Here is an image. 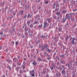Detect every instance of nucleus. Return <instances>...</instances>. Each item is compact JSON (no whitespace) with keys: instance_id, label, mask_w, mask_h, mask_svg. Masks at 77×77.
<instances>
[{"instance_id":"15","label":"nucleus","mask_w":77,"mask_h":77,"mask_svg":"<svg viewBox=\"0 0 77 77\" xmlns=\"http://www.w3.org/2000/svg\"><path fill=\"white\" fill-rule=\"evenodd\" d=\"M42 26V24H41V25H40L39 26H38V27H39V28H40Z\"/></svg>"},{"instance_id":"24","label":"nucleus","mask_w":77,"mask_h":77,"mask_svg":"<svg viewBox=\"0 0 77 77\" xmlns=\"http://www.w3.org/2000/svg\"><path fill=\"white\" fill-rule=\"evenodd\" d=\"M69 37L67 36L66 38V40H67V39H69Z\"/></svg>"},{"instance_id":"1","label":"nucleus","mask_w":77,"mask_h":77,"mask_svg":"<svg viewBox=\"0 0 77 77\" xmlns=\"http://www.w3.org/2000/svg\"><path fill=\"white\" fill-rule=\"evenodd\" d=\"M44 28H46V27L48 26V23L46 22H44Z\"/></svg>"},{"instance_id":"4","label":"nucleus","mask_w":77,"mask_h":77,"mask_svg":"<svg viewBox=\"0 0 77 77\" xmlns=\"http://www.w3.org/2000/svg\"><path fill=\"white\" fill-rule=\"evenodd\" d=\"M47 47H48V45H45V46H44L43 48L42 49V50H44V49H45V48H47Z\"/></svg>"},{"instance_id":"33","label":"nucleus","mask_w":77,"mask_h":77,"mask_svg":"<svg viewBox=\"0 0 77 77\" xmlns=\"http://www.w3.org/2000/svg\"><path fill=\"white\" fill-rule=\"evenodd\" d=\"M24 18H26V15H25L24 16Z\"/></svg>"},{"instance_id":"31","label":"nucleus","mask_w":77,"mask_h":77,"mask_svg":"<svg viewBox=\"0 0 77 77\" xmlns=\"http://www.w3.org/2000/svg\"><path fill=\"white\" fill-rule=\"evenodd\" d=\"M58 10L59 9H55V11H58Z\"/></svg>"},{"instance_id":"35","label":"nucleus","mask_w":77,"mask_h":77,"mask_svg":"<svg viewBox=\"0 0 77 77\" xmlns=\"http://www.w3.org/2000/svg\"><path fill=\"white\" fill-rule=\"evenodd\" d=\"M54 6H55V4H54V8H55L54 7Z\"/></svg>"},{"instance_id":"46","label":"nucleus","mask_w":77,"mask_h":77,"mask_svg":"<svg viewBox=\"0 0 77 77\" xmlns=\"http://www.w3.org/2000/svg\"><path fill=\"white\" fill-rule=\"evenodd\" d=\"M23 28H24V26H23Z\"/></svg>"},{"instance_id":"34","label":"nucleus","mask_w":77,"mask_h":77,"mask_svg":"<svg viewBox=\"0 0 77 77\" xmlns=\"http://www.w3.org/2000/svg\"><path fill=\"white\" fill-rule=\"evenodd\" d=\"M20 73H22V71L21 70H20Z\"/></svg>"},{"instance_id":"18","label":"nucleus","mask_w":77,"mask_h":77,"mask_svg":"<svg viewBox=\"0 0 77 77\" xmlns=\"http://www.w3.org/2000/svg\"><path fill=\"white\" fill-rule=\"evenodd\" d=\"M15 44H16V45H18V42L17 41V42H15Z\"/></svg>"},{"instance_id":"32","label":"nucleus","mask_w":77,"mask_h":77,"mask_svg":"<svg viewBox=\"0 0 77 77\" xmlns=\"http://www.w3.org/2000/svg\"><path fill=\"white\" fill-rule=\"evenodd\" d=\"M63 56H64V55H61V57H63Z\"/></svg>"},{"instance_id":"36","label":"nucleus","mask_w":77,"mask_h":77,"mask_svg":"<svg viewBox=\"0 0 77 77\" xmlns=\"http://www.w3.org/2000/svg\"><path fill=\"white\" fill-rule=\"evenodd\" d=\"M57 64L58 65H59V62H58L57 63Z\"/></svg>"},{"instance_id":"11","label":"nucleus","mask_w":77,"mask_h":77,"mask_svg":"<svg viewBox=\"0 0 77 77\" xmlns=\"http://www.w3.org/2000/svg\"><path fill=\"white\" fill-rule=\"evenodd\" d=\"M33 65H36V62H34L32 63Z\"/></svg>"},{"instance_id":"23","label":"nucleus","mask_w":77,"mask_h":77,"mask_svg":"<svg viewBox=\"0 0 77 77\" xmlns=\"http://www.w3.org/2000/svg\"><path fill=\"white\" fill-rule=\"evenodd\" d=\"M23 12H24V11H21V14H23Z\"/></svg>"},{"instance_id":"43","label":"nucleus","mask_w":77,"mask_h":77,"mask_svg":"<svg viewBox=\"0 0 77 77\" xmlns=\"http://www.w3.org/2000/svg\"><path fill=\"white\" fill-rule=\"evenodd\" d=\"M3 77H6V76L5 75H3Z\"/></svg>"},{"instance_id":"59","label":"nucleus","mask_w":77,"mask_h":77,"mask_svg":"<svg viewBox=\"0 0 77 77\" xmlns=\"http://www.w3.org/2000/svg\"><path fill=\"white\" fill-rule=\"evenodd\" d=\"M58 60H59V59H58Z\"/></svg>"},{"instance_id":"54","label":"nucleus","mask_w":77,"mask_h":77,"mask_svg":"<svg viewBox=\"0 0 77 77\" xmlns=\"http://www.w3.org/2000/svg\"><path fill=\"white\" fill-rule=\"evenodd\" d=\"M24 59L25 60H26V58H25Z\"/></svg>"},{"instance_id":"38","label":"nucleus","mask_w":77,"mask_h":77,"mask_svg":"<svg viewBox=\"0 0 77 77\" xmlns=\"http://www.w3.org/2000/svg\"><path fill=\"white\" fill-rule=\"evenodd\" d=\"M50 58H48V60H50Z\"/></svg>"},{"instance_id":"41","label":"nucleus","mask_w":77,"mask_h":77,"mask_svg":"<svg viewBox=\"0 0 77 77\" xmlns=\"http://www.w3.org/2000/svg\"><path fill=\"white\" fill-rule=\"evenodd\" d=\"M53 68H51V70H53Z\"/></svg>"},{"instance_id":"19","label":"nucleus","mask_w":77,"mask_h":77,"mask_svg":"<svg viewBox=\"0 0 77 77\" xmlns=\"http://www.w3.org/2000/svg\"><path fill=\"white\" fill-rule=\"evenodd\" d=\"M58 39H59V38H55V40L57 41H58Z\"/></svg>"},{"instance_id":"3","label":"nucleus","mask_w":77,"mask_h":77,"mask_svg":"<svg viewBox=\"0 0 77 77\" xmlns=\"http://www.w3.org/2000/svg\"><path fill=\"white\" fill-rule=\"evenodd\" d=\"M71 39H72V41L71 42V43L74 44V41L75 40V38H71Z\"/></svg>"},{"instance_id":"52","label":"nucleus","mask_w":77,"mask_h":77,"mask_svg":"<svg viewBox=\"0 0 77 77\" xmlns=\"http://www.w3.org/2000/svg\"><path fill=\"white\" fill-rule=\"evenodd\" d=\"M61 18H62V15H61Z\"/></svg>"},{"instance_id":"2","label":"nucleus","mask_w":77,"mask_h":77,"mask_svg":"<svg viewBox=\"0 0 77 77\" xmlns=\"http://www.w3.org/2000/svg\"><path fill=\"white\" fill-rule=\"evenodd\" d=\"M66 16L67 15V18L68 19H70V18L72 17V15H71V14H66Z\"/></svg>"},{"instance_id":"26","label":"nucleus","mask_w":77,"mask_h":77,"mask_svg":"<svg viewBox=\"0 0 77 77\" xmlns=\"http://www.w3.org/2000/svg\"><path fill=\"white\" fill-rule=\"evenodd\" d=\"M29 72H30V73H29L31 75V74H32V72L31 71H30Z\"/></svg>"},{"instance_id":"25","label":"nucleus","mask_w":77,"mask_h":77,"mask_svg":"<svg viewBox=\"0 0 77 77\" xmlns=\"http://www.w3.org/2000/svg\"><path fill=\"white\" fill-rule=\"evenodd\" d=\"M54 18H56V16H54Z\"/></svg>"},{"instance_id":"49","label":"nucleus","mask_w":77,"mask_h":77,"mask_svg":"<svg viewBox=\"0 0 77 77\" xmlns=\"http://www.w3.org/2000/svg\"><path fill=\"white\" fill-rule=\"evenodd\" d=\"M68 66V64H66V66Z\"/></svg>"},{"instance_id":"13","label":"nucleus","mask_w":77,"mask_h":77,"mask_svg":"<svg viewBox=\"0 0 77 77\" xmlns=\"http://www.w3.org/2000/svg\"><path fill=\"white\" fill-rule=\"evenodd\" d=\"M46 20H47V21H48V22H50V19H46Z\"/></svg>"},{"instance_id":"55","label":"nucleus","mask_w":77,"mask_h":77,"mask_svg":"<svg viewBox=\"0 0 77 77\" xmlns=\"http://www.w3.org/2000/svg\"><path fill=\"white\" fill-rule=\"evenodd\" d=\"M46 36H48V35H46Z\"/></svg>"},{"instance_id":"42","label":"nucleus","mask_w":77,"mask_h":77,"mask_svg":"<svg viewBox=\"0 0 77 77\" xmlns=\"http://www.w3.org/2000/svg\"><path fill=\"white\" fill-rule=\"evenodd\" d=\"M23 69H24V65H23Z\"/></svg>"},{"instance_id":"6","label":"nucleus","mask_w":77,"mask_h":77,"mask_svg":"<svg viewBox=\"0 0 77 77\" xmlns=\"http://www.w3.org/2000/svg\"><path fill=\"white\" fill-rule=\"evenodd\" d=\"M62 74H63L65 75L66 74V72H65V70H63L62 71Z\"/></svg>"},{"instance_id":"10","label":"nucleus","mask_w":77,"mask_h":77,"mask_svg":"<svg viewBox=\"0 0 77 77\" xmlns=\"http://www.w3.org/2000/svg\"><path fill=\"white\" fill-rule=\"evenodd\" d=\"M60 14V12H58L56 13V14L57 15H59Z\"/></svg>"},{"instance_id":"20","label":"nucleus","mask_w":77,"mask_h":77,"mask_svg":"<svg viewBox=\"0 0 77 77\" xmlns=\"http://www.w3.org/2000/svg\"><path fill=\"white\" fill-rule=\"evenodd\" d=\"M31 76H32V77H34L35 76V74H32L31 75Z\"/></svg>"},{"instance_id":"21","label":"nucleus","mask_w":77,"mask_h":77,"mask_svg":"<svg viewBox=\"0 0 77 77\" xmlns=\"http://www.w3.org/2000/svg\"><path fill=\"white\" fill-rule=\"evenodd\" d=\"M0 35H3V32H0Z\"/></svg>"},{"instance_id":"50","label":"nucleus","mask_w":77,"mask_h":77,"mask_svg":"<svg viewBox=\"0 0 77 77\" xmlns=\"http://www.w3.org/2000/svg\"><path fill=\"white\" fill-rule=\"evenodd\" d=\"M25 3H26V2H27V1H25Z\"/></svg>"},{"instance_id":"61","label":"nucleus","mask_w":77,"mask_h":77,"mask_svg":"<svg viewBox=\"0 0 77 77\" xmlns=\"http://www.w3.org/2000/svg\"><path fill=\"white\" fill-rule=\"evenodd\" d=\"M59 35H60V34H59Z\"/></svg>"},{"instance_id":"37","label":"nucleus","mask_w":77,"mask_h":77,"mask_svg":"<svg viewBox=\"0 0 77 77\" xmlns=\"http://www.w3.org/2000/svg\"><path fill=\"white\" fill-rule=\"evenodd\" d=\"M30 14H28V17H29V16H30Z\"/></svg>"},{"instance_id":"56","label":"nucleus","mask_w":77,"mask_h":77,"mask_svg":"<svg viewBox=\"0 0 77 77\" xmlns=\"http://www.w3.org/2000/svg\"><path fill=\"white\" fill-rule=\"evenodd\" d=\"M11 69V68H10L9 69Z\"/></svg>"},{"instance_id":"60","label":"nucleus","mask_w":77,"mask_h":77,"mask_svg":"<svg viewBox=\"0 0 77 77\" xmlns=\"http://www.w3.org/2000/svg\"><path fill=\"white\" fill-rule=\"evenodd\" d=\"M6 75H7V73H6Z\"/></svg>"},{"instance_id":"29","label":"nucleus","mask_w":77,"mask_h":77,"mask_svg":"<svg viewBox=\"0 0 77 77\" xmlns=\"http://www.w3.org/2000/svg\"><path fill=\"white\" fill-rule=\"evenodd\" d=\"M63 14H65V11H63Z\"/></svg>"},{"instance_id":"57","label":"nucleus","mask_w":77,"mask_h":77,"mask_svg":"<svg viewBox=\"0 0 77 77\" xmlns=\"http://www.w3.org/2000/svg\"><path fill=\"white\" fill-rule=\"evenodd\" d=\"M75 40H76V41H77V39H75Z\"/></svg>"},{"instance_id":"5","label":"nucleus","mask_w":77,"mask_h":77,"mask_svg":"<svg viewBox=\"0 0 77 77\" xmlns=\"http://www.w3.org/2000/svg\"><path fill=\"white\" fill-rule=\"evenodd\" d=\"M61 74L60 73H57L56 75V77H59V76H60V75Z\"/></svg>"},{"instance_id":"17","label":"nucleus","mask_w":77,"mask_h":77,"mask_svg":"<svg viewBox=\"0 0 77 77\" xmlns=\"http://www.w3.org/2000/svg\"><path fill=\"white\" fill-rule=\"evenodd\" d=\"M27 24L28 26H29V25L30 24V22H27Z\"/></svg>"},{"instance_id":"9","label":"nucleus","mask_w":77,"mask_h":77,"mask_svg":"<svg viewBox=\"0 0 77 77\" xmlns=\"http://www.w3.org/2000/svg\"><path fill=\"white\" fill-rule=\"evenodd\" d=\"M41 38H43V39H44L45 38V36L42 35Z\"/></svg>"},{"instance_id":"12","label":"nucleus","mask_w":77,"mask_h":77,"mask_svg":"<svg viewBox=\"0 0 77 77\" xmlns=\"http://www.w3.org/2000/svg\"><path fill=\"white\" fill-rule=\"evenodd\" d=\"M38 61L39 62L40 61H41V58H38Z\"/></svg>"},{"instance_id":"16","label":"nucleus","mask_w":77,"mask_h":77,"mask_svg":"<svg viewBox=\"0 0 77 77\" xmlns=\"http://www.w3.org/2000/svg\"><path fill=\"white\" fill-rule=\"evenodd\" d=\"M29 27H31L32 28L33 27V25L32 24L30 25L29 26Z\"/></svg>"},{"instance_id":"30","label":"nucleus","mask_w":77,"mask_h":77,"mask_svg":"<svg viewBox=\"0 0 77 77\" xmlns=\"http://www.w3.org/2000/svg\"><path fill=\"white\" fill-rule=\"evenodd\" d=\"M37 23V22H34V24H36Z\"/></svg>"},{"instance_id":"51","label":"nucleus","mask_w":77,"mask_h":77,"mask_svg":"<svg viewBox=\"0 0 77 77\" xmlns=\"http://www.w3.org/2000/svg\"><path fill=\"white\" fill-rule=\"evenodd\" d=\"M24 37H25L24 36H23V38H24Z\"/></svg>"},{"instance_id":"22","label":"nucleus","mask_w":77,"mask_h":77,"mask_svg":"<svg viewBox=\"0 0 77 77\" xmlns=\"http://www.w3.org/2000/svg\"><path fill=\"white\" fill-rule=\"evenodd\" d=\"M45 4H48V2L46 1L45 2Z\"/></svg>"},{"instance_id":"28","label":"nucleus","mask_w":77,"mask_h":77,"mask_svg":"<svg viewBox=\"0 0 77 77\" xmlns=\"http://www.w3.org/2000/svg\"><path fill=\"white\" fill-rule=\"evenodd\" d=\"M62 67H63V69H65V67H64V66H62Z\"/></svg>"},{"instance_id":"27","label":"nucleus","mask_w":77,"mask_h":77,"mask_svg":"<svg viewBox=\"0 0 77 77\" xmlns=\"http://www.w3.org/2000/svg\"><path fill=\"white\" fill-rule=\"evenodd\" d=\"M32 73H34V72H35V71H34V70H32Z\"/></svg>"},{"instance_id":"8","label":"nucleus","mask_w":77,"mask_h":77,"mask_svg":"<svg viewBox=\"0 0 77 77\" xmlns=\"http://www.w3.org/2000/svg\"><path fill=\"white\" fill-rule=\"evenodd\" d=\"M58 30L59 31H60V32H61V31H62V28H61L59 27L58 28Z\"/></svg>"},{"instance_id":"48","label":"nucleus","mask_w":77,"mask_h":77,"mask_svg":"<svg viewBox=\"0 0 77 77\" xmlns=\"http://www.w3.org/2000/svg\"><path fill=\"white\" fill-rule=\"evenodd\" d=\"M28 57H30V55H28Z\"/></svg>"},{"instance_id":"39","label":"nucleus","mask_w":77,"mask_h":77,"mask_svg":"<svg viewBox=\"0 0 77 77\" xmlns=\"http://www.w3.org/2000/svg\"><path fill=\"white\" fill-rule=\"evenodd\" d=\"M65 20H66V19H63V21H65Z\"/></svg>"},{"instance_id":"45","label":"nucleus","mask_w":77,"mask_h":77,"mask_svg":"<svg viewBox=\"0 0 77 77\" xmlns=\"http://www.w3.org/2000/svg\"><path fill=\"white\" fill-rule=\"evenodd\" d=\"M77 11V9L76 10H75L74 11Z\"/></svg>"},{"instance_id":"7","label":"nucleus","mask_w":77,"mask_h":77,"mask_svg":"<svg viewBox=\"0 0 77 77\" xmlns=\"http://www.w3.org/2000/svg\"><path fill=\"white\" fill-rule=\"evenodd\" d=\"M47 50H46V51H48V52H51V50L50 49H49L47 48Z\"/></svg>"},{"instance_id":"40","label":"nucleus","mask_w":77,"mask_h":77,"mask_svg":"<svg viewBox=\"0 0 77 77\" xmlns=\"http://www.w3.org/2000/svg\"><path fill=\"white\" fill-rule=\"evenodd\" d=\"M12 43H13V44H14V41L12 42Z\"/></svg>"},{"instance_id":"62","label":"nucleus","mask_w":77,"mask_h":77,"mask_svg":"<svg viewBox=\"0 0 77 77\" xmlns=\"http://www.w3.org/2000/svg\"><path fill=\"white\" fill-rule=\"evenodd\" d=\"M77 2V1H76Z\"/></svg>"},{"instance_id":"14","label":"nucleus","mask_w":77,"mask_h":77,"mask_svg":"<svg viewBox=\"0 0 77 77\" xmlns=\"http://www.w3.org/2000/svg\"><path fill=\"white\" fill-rule=\"evenodd\" d=\"M60 62L61 63H62L63 64L64 63V61H63V60H61Z\"/></svg>"},{"instance_id":"47","label":"nucleus","mask_w":77,"mask_h":77,"mask_svg":"<svg viewBox=\"0 0 77 77\" xmlns=\"http://www.w3.org/2000/svg\"><path fill=\"white\" fill-rule=\"evenodd\" d=\"M68 67H69V64H68Z\"/></svg>"},{"instance_id":"53","label":"nucleus","mask_w":77,"mask_h":77,"mask_svg":"<svg viewBox=\"0 0 77 77\" xmlns=\"http://www.w3.org/2000/svg\"><path fill=\"white\" fill-rule=\"evenodd\" d=\"M44 54H46V53H44Z\"/></svg>"},{"instance_id":"58","label":"nucleus","mask_w":77,"mask_h":77,"mask_svg":"<svg viewBox=\"0 0 77 77\" xmlns=\"http://www.w3.org/2000/svg\"><path fill=\"white\" fill-rule=\"evenodd\" d=\"M20 2V1H19V2Z\"/></svg>"},{"instance_id":"44","label":"nucleus","mask_w":77,"mask_h":77,"mask_svg":"<svg viewBox=\"0 0 77 77\" xmlns=\"http://www.w3.org/2000/svg\"><path fill=\"white\" fill-rule=\"evenodd\" d=\"M0 39H3V38H0Z\"/></svg>"}]
</instances>
